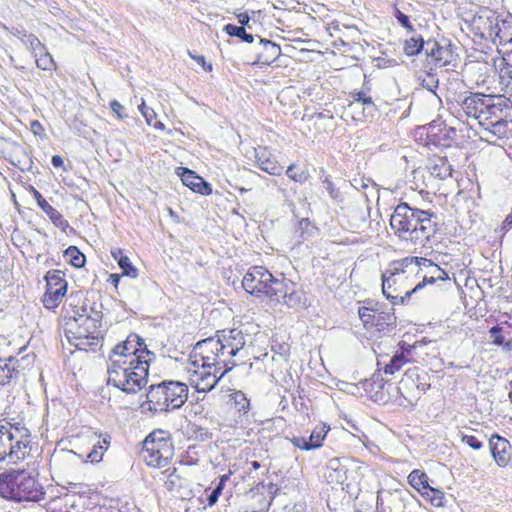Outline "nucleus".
I'll return each mask as SVG.
<instances>
[{
	"label": "nucleus",
	"instance_id": "1",
	"mask_svg": "<svg viewBox=\"0 0 512 512\" xmlns=\"http://www.w3.org/2000/svg\"><path fill=\"white\" fill-rule=\"evenodd\" d=\"M243 289L257 297H267L271 301L290 308H306L305 292L297 284L280 274L275 277L263 266L249 268L242 280Z\"/></svg>",
	"mask_w": 512,
	"mask_h": 512
},
{
	"label": "nucleus",
	"instance_id": "2",
	"mask_svg": "<svg viewBox=\"0 0 512 512\" xmlns=\"http://www.w3.org/2000/svg\"><path fill=\"white\" fill-rule=\"evenodd\" d=\"M390 226L401 240L425 246L437 231V216L428 210L401 202L391 215Z\"/></svg>",
	"mask_w": 512,
	"mask_h": 512
},
{
	"label": "nucleus",
	"instance_id": "3",
	"mask_svg": "<svg viewBox=\"0 0 512 512\" xmlns=\"http://www.w3.org/2000/svg\"><path fill=\"white\" fill-rule=\"evenodd\" d=\"M0 496L15 502H39L45 490L30 472L11 469L0 473Z\"/></svg>",
	"mask_w": 512,
	"mask_h": 512
},
{
	"label": "nucleus",
	"instance_id": "4",
	"mask_svg": "<svg viewBox=\"0 0 512 512\" xmlns=\"http://www.w3.org/2000/svg\"><path fill=\"white\" fill-rule=\"evenodd\" d=\"M148 360L137 363L116 360L108 364V385L120 389L127 394H134L146 386L148 382Z\"/></svg>",
	"mask_w": 512,
	"mask_h": 512
},
{
	"label": "nucleus",
	"instance_id": "5",
	"mask_svg": "<svg viewBox=\"0 0 512 512\" xmlns=\"http://www.w3.org/2000/svg\"><path fill=\"white\" fill-rule=\"evenodd\" d=\"M101 316L98 312L94 316L88 314L87 307L74 311L72 320L67 323V338L78 350H95L100 344L102 336L99 330Z\"/></svg>",
	"mask_w": 512,
	"mask_h": 512
},
{
	"label": "nucleus",
	"instance_id": "6",
	"mask_svg": "<svg viewBox=\"0 0 512 512\" xmlns=\"http://www.w3.org/2000/svg\"><path fill=\"white\" fill-rule=\"evenodd\" d=\"M173 454V444L164 430L152 431L143 441L141 456L148 466L165 467Z\"/></svg>",
	"mask_w": 512,
	"mask_h": 512
},
{
	"label": "nucleus",
	"instance_id": "7",
	"mask_svg": "<svg viewBox=\"0 0 512 512\" xmlns=\"http://www.w3.org/2000/svg\"><path fill=\"white\" fill-rule=\"evenodd\" d=\"M151 356H154V353L148 350L144 340L139 335L131 333L125 341L117 344L112 349L109 363L116 360L134 363H137L138 360H148L150 362Z\"/></svg>",
	"mask_w": 512,
	"mask_h": 512
},
{
	"label": "nucleus",
	"instance_id": "8",
	"mask_svg": "<svg viewBox=\"0 0 512 512\" xmlns=\"http://www.w3.org/2000/svg\"><path fill=\"white\" fill-rule=\"evenodd\" d=\"M9 444L10 463H17L30 454L31 433L20 422L4 423Z\"/></svg>",
	"mask_w": 512,
	"mask_h": 512
},
{
	"label": "nucleus",
	"instance_id": "9",
	"mask_svg": "<svg viewBox=\"0 0 512 512\" xmlns=\"http://www.w3.org/2000/svg\"><path fill=\"white\" fill-rule=\"evenodd\" d=\"M470 31L480 39L495 42L500 38L498 15L488 7H479L469 22Z\"/></svg>",
	"mask_w": 512,
	"mask_h": 512
},
{
	"label": "nucleus",
	"instance_id": "10",
	"mask_svg": "<svg viewBox=\"0 0 512 512\" xmlns=\"http://www.w3.org/2000/svg\"><path fill=\"white\" fill-rule=\"evenodd\" d=\"M428 379V373L418 367L408 369L401 378L397 391L407 402L412 403L430 389Z\"/></svg>",
	"mask_w": 512,
	"mask_h": 512
},
{
	"label": "nucleus",
	"instance_id": "11",
	"mask_svg": "<svg viewBox=\"0 0 512 512\" xmlns=\"http://www.w3.org/2000/svg\"><path fill=\"white\" fill-rule=\"evenodd\" d=\"M221 348L220 341L212 337L198 341L190 355L191 365L193 367L204 368V370L210 369L219 372V362L216 361V351Z\"/></svg>",
	"mask_w": 512,
	"mask_h": 512
},
{
	"label": "nucleus",
	"instance_id": "12",
	"mask_svg": "<svg viewBox=\"0 0 512 512\" xmlns=\"http://www.w3.org/2000/svg\"><path fill=\"white\" fill-rule=\"evenodd\" d=\"M46 290L42 297L46 309H55L67 293L68 283L61 270H50L44 276Z\"/></svg>",
	"mask_w": 512,
	"mask_h": 512
},
{
	"label": "nucleus",
	"instance_id": "13",
	"mask_svg": "<svg viewBox=\"0 0 512 512\" xmlns=\"http://www.w3.org/2000/svg\"><path fill=\"white\" fill-rule=\"evenodd\" d=\"M489 97L490 101L485 104L486 109L482 113L479 125L504 118L512 120V101L503 95H490Z\"/></svg>",
	"mask_w": 512,
	"mask_h": 512
},
{
	"label": "nucleus",
	"instance_id": "14",
	"mask_svg": "<svg viewBox=\"0 0 512 512\" xmlns=\"http://www.w3.org/2000/svg\"><path fill=\"white\" fill-rule=\"evenodd\" d=\"M358 314L365 328L375 327L378 331H381L386 326L395 325L396 323L394 313L381 311L378 304L373 307H361Z\"/></svg>",
	"mask_w": 512,
	"mask_h": 512
},
{
	"label": "nucleus",
	"instance_id": "15",
	"mask_svg": "<svg viewBox=\"0 0 512 512\" xmlns=\"http://www.w3.org/2000/svg\"><path fill=\"white\" fill-rule=\"evenodd\" d=\"M189 384L193 386L197 392L206 393L211 391L221 380V372L205 369L201 367L188 368Z\"/></svg>",
	"mask_w": 512,
	"mask_h": 512
},
{
	"label": "nucleus",
	"instance_id": "16",
	"mask_svg": "<svg viewBox=\"0 0 512 512\" xmlns=\"http://www.w3.org/2000/svg\"><path fill=\"white\" fill-rule=\"evenodd\" d=\"M411 496L407 491L395 490L387 491L384 494L378 492L377 495V511L378 512H405L407 502Z\"/></svg>",
	"mask_w": 512,
	"mask_h": 512
},
{
	"label": "nucleus",
	"instance_id": "17",
	"mask_svg": "<svg viewBox=\"0 0 512 512\" xmlns=\"http://www.w3.org/2000/svg\"><path fill=\"white\" fill-rule=\"evenodd\" d=\"M147 400L141 404V408L155 413L169 411V404L165 393L164 381L150 385L146 394Z\"/></svg>",
	"mask_w": 512,
	"mask_h": 512
},
{
	"label": "nucleus",
	"instance_id": "18",
	"mask_svg": "<svg viewBox=\"0 0 512 512\" xmlns=\"http://www.w3.org/2000/svg\"><path fill=\"white\" fill-rule=\"evenodd\" d=\"M426 270V273L423 275V279L421 282L415 285L412 289H409L405 296H403L402 303H405L407 299H409L412 294L416 293L420 289H422L426 284H433L437 280H446L448 279V274L441 269L437 264L433 263L431 260L426 258L422 259V271Z\"/></svg>",
	"mask_w": 512,
	"mask_h": 512
},
{
	"label": "nucleus",
	"instance_id": "19",
	"mask_svg": "<svg viewBox=\"0 0 512 512\" xmlns=\"http://www.w3.org/2000/svg\"><path fill=\"white\" fill-rule=\"evenodd\" d=\"M404 279L398 275H390L385 271L382 275V292L383 295L392 302V304L402 303L403 296L408 291H404L401 287V283ZM408 301V299L406 300ZM405 302L404 304H406Z\"/></svg>",
	"mask_w": 512,
	"mask_h": 512
},
{
	"label": "nucleus",
	"instance_id": "20",
	"mask_svg": "<svg viewBox=\"0 0 512 512\" xmlns=\"http://www.w3.org/2000/svg\"><path fill=\"white\" fill-rule=\"evenodd\" d=\"M167 404L169 411L179 409L188 398V386L179 381H164Z\"/></svg>",
	"mask_w": 512,
	"mask_h": 512
},
{
	"label": "nucleus",
	"instance_id": "21",
	"mask_svg": "<svg viewBox=\"0 0 512 512\" xmlns=\"http://www.w3.org/2000/svg\"><path fill=\"white\" fill-rule=\"evenodd\" d=\"M177 174L182 183L189 187L193 192L201 195H210L212 193L211 184L206 182L201 176L196 174L193 170L186 167H179Z\"/></svg>",
	"mask_w": 512,
	"mask_h": 512
},
{
	"label": "nucleus",
	"instance_id": "22",
	"mask_svg": "<svg viewBox=\"0 0 512 512\" xmlns=\"http://www.w3.org/2000/svg\"><path fill=\"white\" fill-rule=\"evenodd\" d=\"M489 448L494 461L500 467H505L511 459V445L504 437L493 434L489 439Z\"/></svg>",
	"mask_w": 512,
	"mask_h": 512
},
{
	"label": "nucleus",
	"instance_id": "23",
	"mask_svg": "<svg viewBox=\"0 0 512 512\" xmlns=\"http://www.w3.org/2000/svg\"><path fill=\"white\" fill-rule=\"evenodd\" d=\"M425 54L429 62L440 67L446 66L450 63L452 57V51L448 45L442 46L439 42L434 39H428L426 41Z\"/></svg>",
	"mask_w": 512,
	"mask_h": 512
},
{
	"label": "nucleus",
	"instance_id": "24",
	"mask_svg": "<svg viewBox=\"0 0 512 512\" xmlns=\"http://www.w3.org/2000/svg\"><path fill=\"white\" fill-rule=\"evenodd\" d=\"M489 96L482 93H471L462 100L461 108L468 117H474L479 122L484 109H486L485 104L490 101Z\"/></svg>",
	"mask_w": 512,
	"mask_h": 512
},
{
	"label": "nucleus",
	"instance_id": "25",
	"mask_svg": "<svg viewBox=\"0 0 512 512\" xmlns=\"http://www.w3.org/2000/svg\"><path fill=\"white\" fill-rule=\"evenodd\" d=\"M422 257H406L404 259L393 261L386 269L390 275H398L404 279V274L414 273L419 274L422 271Z\"/></svg>",
	"mask_w": 512,
	"mask_h": 512
},
{
	"label": "nucleus",
	"instance_id": "26",
	"mask_svg": "<svg viewBox=\"0 0 512 512\" xmlns=\"http://www.w3.org/2000/svg\"><path fill=\"white\" fill-rule=\"evenodd\" d=\"M281 54V48L276 43L267 40L260 39L258 43V50L256 52V59L253 64L257 65H270L272 64Z\"/></svg>",
	"mask_w": 512,
	"mask_h": 512
},
{
	"label": "nucleus",
	"instance_id": "27",
	"mask_svg": "<svg viewBox=\"0 0 512 512\" xmlns=\"http://www.w3.org/2000/svg\"><path fill=\"white\" fill-rule=\"evenodd\" d=\"M217 340L221 341L226 348H229L227 350L229 357L236 356L246 344L243 332L237 328L221 331V336Z\"/></svg>",
	"mask_w": 512,
	"mask_h": 512
},
{
	"label": "nucleus",
	"instance_id": "28",
	"mask_svg": "<svg viewBox=\"0 0 512 512\" xmlns=\"http://www.w3.org/2000/svg\"><path fill=\"white\" fill-rule=\"evenodd\" d=\"M33 197L37 201L38 206L41 208L43 212L49 217V219L53 222V224L65 230L68 227V221L62 216V214L56 210L53 206H51L46 199L41 195V193L35 189L33 186L30 187Z\"/></svg>",
	"mask_w": 512,
	"mask_h": 512
},
{
	"label": "nucleus",
	"instance_id": "29",
	"mask_svg": "<svg viewBox=\"0 0 512 512\" xmlns=\"http://www.w3.org/2000/svg\"><path fill=\"white\" fill-rule=\"evenodd\" d=\"M480 126L482 127V133L487 141H491V138L502 139L512 130V120L504 118L503 120H495V122H484V124H480Z\"/></svg>",
	"mask_w": 512,
	"mask_h": 512
},
{
	"label": "nucleus",
	"instance_id": "30",
	"mask_svg": "<svg viewBox=\"0 0 512 512\" xmlns=\"http://www.w3.org/2000/svg\"><path fill=\"white\" fill-rule=\"evenodd\" d=\"M351 98L353 99L349 104V107L353 110L359 108L360 105L363 106V113L367 111L365 116H373L376 112V105L374 104L372 98L366 95L363 91H354L350 93Z\"/></svg>",
	"mask_w": 512,
	"mask_h": 512
},
{
	"label": "nucleus",
	"instance_id": "31",
	"mask_svg": "<svg viewBox=\"0 0 512 512\" xmlns=\"http://www.w3.org/2000/svg\"><path fill=\"white\" fill-rule=\"evenodd\" d=\"M429 172L432 176L439 179H446L452 176V165L446 157H436L431 160L428 166Z\"/></svg>",
	"mask_w": 512,
	"mask_h": 512
},
{
	"label": "nucleus",
	"instance_id": "32",
	"mask_svg": "<svg viewBox=\"0 0 512 512\" xmlns=\"http://www.w3.org/2000/svg\"><path fill=\"white\" fill-rule=\"evenodd\" d=\"M401 353L396 352L390 359L389 363H386L383 371L385 374L393 375L399 371L403 365L408 361L404 355V351L410 352V345H407L404 341L400 342Z\"/></svg>",
	"mask_w": 512,
	"mask_h": 512
},
{
	"label": "nucleus",
	"instance_id": "33",
	"mask_svg": "<svg viewBox=\"0 0 512 512\" xmlns=\"http://www.w3.org/2000/svg\"><path fill=\"white\" fill-rule=\"evenodd\" d=\"M327 470L330 472L328 477L331 481L343 484L347 480V466L340 458H332L327 463Z\"/></svg>",
	"mask_w": 512,
	"mask_h": 512
},
{
	"label": "nucleus",
	"instance_id": "34",
	"mask_svg": "<svg viewBox=\"0 0 512 512\" xmlns=\"http://www.w3.org/2000/svg\"><path fill=\"white\" fill-rule=\"evenodd\" d=\"M18 374L13 358L0 359V388L8 385Z\"/></svg>",
	"mask_w": 512,
	"mask_h": 512
},
{
	"label": "nucleus",
	"instance_id": "35",
	"mask_svg": "<svg viewBox=\"0 0 512 512\" xmlns=\"http://www.w3.org/2000/svg\"><path fill=\"white\" fill-rule=\"evenodd\" d=\"M256 158L261 170L270 175H280L282 173L283 168L274 159L268 156L265 150L257 152Z\"/></svg>",
	"mask_w": 512,
	"mask_h": 512
},
{
	"label": "nucleus",
	"instance_id": "36",
	"mask_svg": "<svg viewBox=\"0 0 512 512\" xmlns=\"http://www.w3.org/2000/svg\"><path fill=\"white\" fill-rule=\"evenodd\" d=\"M409 484L418 492L423 494V491L429 487V478L427 474L419 469H414L408 476Z\"/></svg>",
	"mask_w": 512,
	"mask_h": 512
},
{
	"label": "nucleus",
	"instance_id": "37",
	"mask_svg": "<svg viewBox=\"0 0 512 512\" xmlns=\"http://www.w3.org/2000/svg\"><path fill=\"white\" fill-rule=\"evenodd\" d=\"M221 349L216 351V361L219 362V372H221V376H224L227 372H229L235 365V361L232 360L233 357H229L227 354L226 346L220 341Z\"/></svg>",
	"mask_w": 512,
	"mask_h": 512
},
{
	"label": "nucleus",
	"instance_id": "38",
	"mask_svg": "<svg viewBox=\"0 0 512 512\" xmlns=\"http://www.w3.org/2000/svg\"><path fill=\"white\" fill-rule=\"evenodd\" d=\"M426 41L422 36H413L404 43V52L407 56L418 55L421 51H425Z\"/></svg>",
	"mask_w": 512,
	"mask_h": 512
},
{
	"label": "nucleus",
	"instance_id": "39",
	"mask_svg": "<svg viewBox=\"0 0 512 512\" xmlns=\"http://www.w3.org/2000/svg\"><path fill=\"white\" fill-rule=\"evenodd\" d=\"M163 475L164 485L169 491H176L182 486V479L179 474H177L176 468H168L165 471L161 472Z\"/></svg>",
	"mask_w": 512,
	"mask_h": 512
},
{
	"label": "nucleus",
	"instance_id": "40",
	"mask_svg": "<svg viewBox=\"0 0 512 512\" xmlns=\"http://www.w3.org/2000/svg\"><path fill=\"white\" fill-rule=\"evenodd\" d=\"M109 444L110 441L107 437H104L102 440L98 438L97 442L93 444L92 450L87 454V460L91 463H98L102 459Z\"/></svg>",
	"mask_w": 512,
	"mask_h": 512
},
{
	"label": "nucleus",
	"instance_id": "41",
	"mask_svg": "<svg viewBox=\"0 0 512 512\" xmlns=\"http://www.w3.org/2000/svg\"><path fill=\"white\" fill-rule=\"evenodd\" d=\"M223 31H225L229 36L238 37L246 43H252L254 41L253 34L248 33L243 26L226 24L223 28Z\"/></svg>",
	"mask_w": 512,
	"mask_h": 512
},
{
	"label": "nucleus",
	"instance_id": "42",
	"mask_svg": "<svg viewBox=\"0 0 512 512\" xmlns=\"http://www.w3.org/2000/svg\"><path fill=\"white\" fill-rule=\"evenodd\" d=\"M64 256L75 268L83 267L86 261L85 255L76 246H69L65 250Z\"/></svg>",
	"mask_w": 512,
	"mask_h": 512
},
{
	"label": "nucleus",
	"instance_id": "43",
	"mask_svg": "<svg viewBox=\"0 0 512 512\" xmlns=\"http://www.w3.org/2000/svg\"><path fill=\"white\" fill-rule=\"evenodd\" d=\"M329 428H327L325 425L317 426L312 431L311 435L309 436L308 442L312 449L320 448L323 444V440L325 439Z\"/></svg>",
	"mask_w": 512,
	"mask_h": 512
},
{
	"label": "nucleus",
	"instance_id": "44",
	"mask_svg": "<svg viewBox=\"0 0 512 512\" xmlns=\"http://www.w3.org/2000/svg\"><path fill=\"white\" fill-rule=\"evenodd\" d=\"M422 496L430 500L431 504L435 507H443L445 495L444 492L438 488L431 487L423 491Z\"/></svg>",
	"mask_w": 512,
	"mask_h": 512
},
{
	"label": "nucleus",
	"instance_id": "45",
	"mask_svg": "<svg viewBox=\"0 0 512 512\" xmlns=\"http://www.w3.org/2000/svg\"><path fill=\"white\" fill-rule=\"evenodd\" d=\"M503 329L499 325L493 326L489 330L490 337L492 338V343L496 346H503L506 351H510L512 349V342L505 341L504 336L502 335Z\"/></svg>",
	"mask_w": 512,
	"mask_h": 512
},
{
	"label": "nucleus",
	"instance_id": "46",
	"mask_svg": "<svg viewBox=\"0 0 512 512\" xmlns=\"http://www.w3.org/2000/svg\"><path fill=\"white\" fill-rule=\"evenodd\" d=\"M234 406L237 411L246 414L250 409V401L242 391H236L232 394Z\"/></svg>",
	"mask_w": 512,
	"mask_h": 512
},
{
	"label": "nucleus",
	"instance_id": "47",
	"mask_svg": "<svg viewBox=\"0 0 512 512\" xmlns=\"http://www.w3.org/2000/svg\"><path fill=\"white\" fill-rule=\"evenodd\" d=\"M9 442L4 423L0 424V461L8 459L10 462Z\"/></svg>",
	"mask_w": 512,
	"mask_h": 512
},
{
	"label": "nucleus",
	"instance_id": "48",
	"mask_svg": "<svg viewBox=\"0 0 512 512\" xmlns=\"http://www.w3.org/2000/svg\"><path fill=\"white\" fill-rule=\"evenodd\" d=\"M285 173L291 180L300 184L306 182V180L309 177L307 171L303 169H297L295 164H291L290 166H288Z\"/></svg>",
	"mask_w": 512,
	"mask_h": 512
},
{
	"label": "nucleus",
	"instance_id": "49",
	"mask_svg": "<svg viewBox=\"0 0 512 512\" xmlns=\"http://www.w3.org/2000/svg\"><path fill=\"white\" fill-rule=\"evenodd\" d=\"M21 41L27 47H29L33 52H35L36 57L38 55L37 51L42 53V51L44 50L43 44L40 42V40L36 36H34L32 34H23V36L21 37Z\"/></svg>",
	"mask_w": 512,
	"mask_h": 512
},
{
	"label": "nucleus",
	"instance_id": "50",
	"mask_svg": "<svg viewBox=\"0 0 512 512\" xmlns=\"http://www.w3.org/2000/svg\"><path fill=\"white\" fill-rule=\"evenodd\" d=\"M120 269L122 270V274L124 276L130 277V278H136L138 276V270L137 268L131 263L128 256H126L124 259H122L118 263Z\"/></svg>",
	"mask_w": 512,
	"mask_h": 512
},
{
	"label": "nucleus",
	"instance_id": "51",
	"mask_svg": "<svg viewBox=\"0 0 512 512\" xmlns=\"http://www.w3.org/2000/svg\"><path fill=\"white\" fill-rule=\"evenodd\" d=\"M36 65L42 70H51L55 67V62L48 52H44L36 58Z\"/></svg>",
	"mask_w": 512,
	"mask_h": 512
},
{
	"label": "nucleus",
	"instance_id": "52",
	"mask_svg": "<svg viewBox=\"0 0 512 512\" xmlns=\"http://www.w3.org/2000/svg\"><path fill=\"white\" fill-rule=\"evenodd\" d=\"M323 187L326 189V191L329 193L330 197L337 201V202H341L342 201V195L339 191V189H337L334 185V183L331 181V179L329 177H326L324 180H323Z\"/></svg>",
	"mask_w": 512,
	"mask_h": 512
},
{
	"label": "nucleus",
	"instance_id": "53",
	"mask_svg": "<svg viewBox=\"0 0 512 512\" xmlns=\"http://www.w3.org/2000/svg\"><path fill=\"white\" fill-rule=\"evenodd\" d=\"M458 435L461 438V441L466 443L472 449L480 450L483 448V442L476 436L464 434L462 431H459Z\"/></svg>",
	"mask_w": 512,
	"mask_h": 512
},
{
	"label": "nucleus",
	"instance_id": "54",
	"mask_svg": "<svg viewBox=\"0 0 512 512\" xmlns=\"http://www.w3.org/2000/svg\"><path fill=\"white\" fill-rule=\"evenodd\" d=\"M139 109L143 115V117L146 119V122L148 125H153L152 121L155 117V112L153 109L147 107L144 102L139 106ZM154 127L156 128H164V125L161 122L155 123Z\"/></svg>",
	"mask_w": 512,
	"mask_h": 512
},
{
	"label": "nucleus",
	"instance_id": "55",
	"mask_svg": "<svg viewBox=\"0 0 512 512\" xmlns=\"http://www.w3.org/2000/svg\"><path fill=\"white\" fill-rule=\"evenodd\" d=\"M228 478L227 475H224L221 479H220V482L218 483V485L214 488V490L209 494L207 500H208V505L209 506H212L214 505L217 501H218V498L222 492V489L224 487V482L225 480Z\"/></svg>",
	"mask_w": 512,
	"mask_h": 512
},
{
	"label": "nucleus",
	"instance_id": "56",
	"mask_svg": "<svg viewBox=\"0 0 512 512\" xmlns=\"http://www.w3.org/2000/svg\"><path fill=\"white\" fill-rule=\"evenodd\" d=\"M394 16L403 28L407 29L409 32L414 31V27L410 22L409 16L401 12L398 8H395Z\"/></svg>",
	"mask_w": 512,
	"mask_h": 512
},
{
	"label": "nucleus",
	"instance_id": "57",
	"mask_svg": "<svg viewBox=\"0 0 512 512\" xmlns=\"http://www.w3.org/2000/svg\"><path fill=\"white\" fill-rule=\"evenodd\" d=\"M439 80L432 74H428L422 79L421 85L430 92L435 93L438 88Z\"/></svg>",
	"mask_w": 512,
	"mask_h": 512
},
{
	"label": "nucleus",
	"instance_id": "58",
	"mask_svg": "<svg viewBox=\"0 0 512 512\" xmlns=\"http://www.w3.org/2000/svg\"><path fill=\"white\" fill-rule=\"evenodd\" d=\"M291 442L295 447H298L302 450L309 451L311 450V446L308 442V439L305 437H293Z\"/></svg>",
	"mask_w": 512,
	"mask_h": 512
},
{
	"label": "nucleus",
	"instance_id": "59",
	"mask_svg": "<svg viewBox=\"0 0 512 512\" xmlns=\"http://www.w3.org/2000/svg\"><path fill=\"white\" fill-rule=\"evenodd\" d=\"M110 108L118 116L119 119H123L125 117V115H123L125 108L117 100H112L110 102Z\"/></svg>",
	"mask_w": 512,
	"mask_h": 512
},
{
	"label": "nucleus",
	"instance_id": "60",
	"mask_svg": "<svg viewBox=\"0 0 512 512\" xmlns=\"http://www.w3.org/2000/svg\"><path fill=\"white\" fill-rule=\"evenodd\" d=\"M30 128L35 136L42 137L44 135V127L38 120H33L31 122Z\"/></svg>",
	"mask_w": 512,
	"mask_h": 512
},
{
	"label": "nucleus",
	"instance_id": "61",
	"mask_svg": "<svg viewBox=\"0 0 512 512\" xmlns=\"http://www.w3.org/2000/svg\"><path fill=\"white\" fill-rule=\"evenodd\" d=\"M189 54H190V56L194 60H196V62L198 64H200L203 67V69L205 71H208V72L212 71V64L211 63H207L206 60H205V57L203 55L194 56L191 53H189Z\"/></svg>",
	"mask_w": 512,
	"mask_h": 512
},
{
	"label": "nucleus",
	"instance_id": "62",
	"mask_svg": "<svg viewBox=\"0 0 512 512\" xmlns=\"http://www.w3.org/2000/svg\"><path fill=\"white\" fill-rule=\"evenodd\" d=\"M237 19H238V22L240 23L239 26H243L244 28L247 26L248 28H250V17L247 13H241L239 15H237Z\"/></svg>",
	"mask_w": 512,
	"mask_h": 512
},
{
	"label": "nucleus",
	"instance_id": "63",
	"mask_svg": "<svg viewBox=\"0 0 512 512\" xmlns=\"http://www.w3.org/2000/svg\"><path fill=\"white\" fill-rule=\"evenodd\" d=\"M111 255L114 258V260L117 261V263H119L122 259H124L126 257L123 250L120 248H116V249L112 250Z\"/></svg>",
	"mask_w": 512,
	"mask_h": 512
},
{
	"label": "nucleus",
	"instance_id": "64",
	"mask_svg": "<svg viewBox=\"0 0 512 512\" xmlns=\"http://www.w3.org/2000/svg\"><path fill=\"white\" fill-rule=\"evenodd\" d=\"M51 164L55 168H62L64 165L63 158L59 155H54V156H52Z\"/></svg>",
	"mask_w": 512,
	"mask_h": 512
}]
</instances>
